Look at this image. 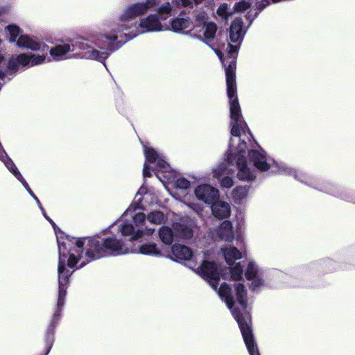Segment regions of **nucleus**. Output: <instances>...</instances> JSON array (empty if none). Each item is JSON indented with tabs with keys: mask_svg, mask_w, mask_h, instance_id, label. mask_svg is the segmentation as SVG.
<instances>
[{
	"mask_svg": "<svg viewBox=\"0 0 355 355\" xmlns=\"http://www.w3.org/2000/svg\"><path fill=\"white\" fill-rule=\"evenodd\" d=\"M191 21L189 19L176 18L172 20L171 29L175 32H180L190 26Z\"/></svg>",
	"mask_w": 355,
	"mask_h": 355,
	"instance_id": "nucleus-26",
	"label": "nucleus"
},
{
	"mask_svg": "<svg viewBox=\"0 0 355 355\" xmlns=\"http://www.w3.org/2000/svg\"><path fill=\"white\" fill-rule=\"evenodd\" d=\"M323 191L335 196L340 197L345 200H352L355 202V200L352 198L346 196L345 194L340 193L335 186L329 185L324 188Z\"/></svg>",
	"mask_w": 355,
	"mask_h": 355,
	"instance_id": "nucleus-29",
	"label": "nucleus"
},
{
	"mask_svg": "<svg viewBox=\"0 0 355 355\" xmlns=\"http://www.w3.org/2000/svg\"><path fill=\"white\" fill-rule=\"evenodd\" d=\"M227 160H232L230 167L238 171L237 177L240 180L248 182L255 178L254 170L248 164L247 157H227Z\"/></svg>",
	"mask_w": 355,
	"mask_h": 355,
	"instance_id": "nucleus-13",
	"label": "nucleus"
},
{
	"mask_svg": "<svg viewBox=\"0 0 355 355\" xmlns=\"http://www.w3.org/2000/svg\"><path fill=\"white\" fill-rule=\"evenodd\" d=\"M6 29L10 34L9 42L11 43L16 42L20 33L19 28L15 25H8Z\"/></svg>",
	"mask_w": 355,
	"mask_h": 355,
	"instance_id": "nucleus-31",
	"label": "nucleus"
},
{
	"mask_svg": "<svg viewBox=\"0 0 355 355\" xmlns=\"http://www.w3.org/2000/svg\"><path fill=\"white\" fill-rule=\"evenodd\" d=\"M159 2L160 0H146L128 5L120 14L119 23L114 28L107 33L98 32L89 35L85 39L91 44L83 42L77 44L83 51V57L105 64V60L111 53L124 44V39L128 36V33L125 31L137 26V22L132 21V19L144 15Z\"/></svg>",
	"mask_w": 355,
	"mask_h": 355,
	"instance_id": "nucleus-4",
	"label": "nucleus"
},
{
	"mask_svg": "<svg viewBox=\"0 0 355 355\" xmlns=\"http://www.w3.org/2000/svg\"><path fill=\"white\" fill-rule=\"evenodd\" d=\"M164 178H166L168 182L173 183L175 187L178 189H187L190 187V182L183 177L177 176L175 172L172 173L169 177L164 175Z\"/></svg>",
	"mask_w": 355,
	"mask_h": 355,
	"instance_id": "nucleus-25",
	"label": "nucleus"
},
{
	"mask_svg": "<svg viewBox=\"0 0 355 355\" xmlns=\"http://www.w3.org/2000/svg\"><path fill=\"white\" fill-rule=\"evenodd\" d=\"M192 235V230L182 223L174 224L173 230L167 226H162L159 231L161 241L166 245L171 244L175 238L189 239Z\"/></svg>",
	"mask_w": 355,
	"mask_h": 355,
	"instance_id": "nucleus-10",
	"label": "nucleus"
},
{
	"mask_svg": "<svg viewBox=\"0 0 355 355\" xmlns=\"http://www.w3.org/2000/svg\"><path fill=\"white\" fill-rule=\"evenodd\" d=\"M1 161L5 164L9 171L21 183L26 182L18 168L10 157H0Z\"/></svg>",
	"mask_w": 355,
	"mask_h": 355,
	"instance_id": "nucleus-24",
	"label": "nucleus"
},
{
	"mask_svg": "<svg viewBox=\"0 0 355 355\" xmlns=\"http://www.w3.org/2000/svg\"><path fill=\"white\" fill-rule=\"evenodd\" d=\"M197 37L211 46L220 61L225 69L227 83V92L230 101L231 138L226 155H242L248 152V155H263L265 151L257 144L248 148L245 139L250 141L252 134L247 123L243 120L241 107L236 96V59L243 40L246 30L243 28L241 18L236 17L230 28V42L223 43L220 46H215L214 40L217 31L215 23L208 21L207 15L200 12L195 15L193 27Z\"/></svg>",
	"mask_w": 355,
	"mask_h": 355,
	"instance_id": "nucleus-1",
	"label": "nucleus"
},
{
	"mask_svg": "<svg viewBox=\"0 0 355 355\" xmlns=\"http://www.w3.org/2000/svg\"><path fill=\"white\" fill-rule=\"evenodd\" d=\"M22 185L24 186V187L26 189V191L28 192V193L32 196V198L35 200V201L37 202L38 207H40V209L41 210H43V207L42 206V204L40 203L38 198L35 195V193H33V191L31 190V189L30 188L28 184L27 183V182H24Z\"/></svg>",
	"mask_w": 355,
	"mask_h": 355,
	"instance_id": "nucleus-32",
	"label": "nucleus"
},
{
	"mask_svg": "<svg viewBox=\"0 0 355 355\" xmlns=\"http://www.w3.org/2000/svg\"><path fill=\"white\" fill-rule=\"evenodd\" d=\"M232 162V160H226L225 162L217 165L212 170L214 177L219 181L222 188H230L234 184L232 178L228 176V175L234 172V169L230 167Z\"/></svg>",
	"mask_w": 355,
	"mask_h": 355,
	"instance_id": "nucleus-15",
	"label": "nucleus"
},
{
	"mask_svg": "<svg viewBox=\"0 0 355 355\" xmlns=\"http://www.w3.org/2000/svg\"><path fill=\"white\" fill-rule=\"evenodd\" d=\"M216 12L223 19H227L233 13L227 3L220 5Z\"/></svg>",
	"mask_w": 355,
	"mask_h": 355,
	"instance_id": "nucleus-30",
	"label": "nucleus"
},
{
	"mask_svg": "<svg viewBox=\"0 0 355 355\" xmlns=\"http://www.w3.org/2000/svg\"><path fill=\"white\" fill-rule=\"evenodd\" d=\"M217 236L225 242H232L234 239L232 224L229 220H224L216 230Z\"/></svg>",
	"mask_w": 355,
	"mask_h": 355,
	"instance_id": "nucleus-20",
	"label": "nucleus"
},
{
	"mask_svg": "<svg viewBox=\"0 0 355 355\" xmlns=\"http://www.w3.org/2000/svg\"><path fill=\"white\" fill-rule=\"evenodd\" d=\"M157 13L158 15L155 14L150 15L146 17L141 19L139 23L135 26V31L128 32V36L126 39H124V43L133 39L139 34L148 32L162 31L165 30L164 26L159 21V19H162L159 11Z\"/></svg>",
	"mask_w": 355,
	"mask_h": 355,
	"instance_id": "nucleus-8",
	"label": "nucleus"
},
{
	"mask_svg": "<svg viewBox=\"0 0 355 355\" xmlns=\"http://www.w3.org/2000/svg\"><path fill=\"white\" fill-rule=\"evenodd\" d=\"M248 188L246 187H238L235 188L232 192V197L234 201L240 203L248 195Z\"/></svg>",
	"mask_w": 355,
	"mask_h": 355,
	"instance_id": "nucleus-27",
	"label": "nucleus"
},
{
	"mask_svg": "<svg viewBox=\"0 0 355 355\" xmlns=\"http://www.w3.org/2000/svg\"><path fill=\"white\" fill-rule=\"evenodd\" d=\"M251 0H241L235 3L234 6V12H243L250 8L252 6Z\"/></svg>",
	"mask_w": 355,
	"mask_h": 355,
	"instance_id": "nucleus-28",
	"label": "nucleus"
},
{
	"mask_svg": "<svg viewBox=\"0 0 355 355\" xmlns=\"http://www.w3.org/2000/svg\"><path fill=\"white\" fill-rule=\"evenodd\" d=\"M280 0H272V3H277L279 2Z\"/></svg>",
	"mask_w": 355,
	"mask_h": 355,
	"instance_id": "nucleus-39",
	"label": "nucleus"
},
{
	"mask_svg": "<svg viewBox=\"0 0 355 355\" xmlns=\"http://www.w3.org/2000/svg\"><path fill=\"white\" fill-rule=\"evenodd\" d=\"M150 195L147 192V188L144 186H141L137 194L135 195L133 205V209L135 208V212L137 209H144L146 205L143 202V200H146Z\"/></svg>",
	"mask_w": 355,
	"mask_h": 355,
	"instance_id": "nucleus-23",
	"label": "nucleus"
},
{
	"mask_svg": "<svg viewBox=\"0 0 355 355\" xmlns=\"http://www.w3.org/2000/svg\"><path fill=\"white\" fill-rule=\"evenodd\" d=\"M17 45L19 48L35 51L46 52L49 50V46L47 44L27 35H19L17 40Z\"/></svg>",
	"mask_w": 355,
	"mask_h": 355,
	"instance_id": "nucleus-18",
	"label": "nucleus"
},
{
	"mask_svg": "<svg viewBox=\"0 0 355 355\" xmlns=\"http://www.w3.org/2000/svg\"><path fill=\"white\" fill-rule=\"evenodd\" d=\"M62 261L60 263L58 270V297L56 309L53 313L51 323L49 324L45 336V354L48 355L54 343V329L61 317V311L64 304L67 289L69 286V278L71 272L63 270Z\"/></svg>",
	"mask_w": 355,
	"mask_h": 355,
	"instance_id": "nucleus-6",
	"label": "nucleus"
},
{
	"mask_svg": "<svg viewBox=\"0 0 355 355\" xmlns=\"http://www.w3.org/2000/svg\"><path fill=\"white\" fill-rule=\"evenodd\" d=\"M3 60V55H0V64L2 63Z\"/></svg>",
	"mask_w": 355,
	"mask_h": 355,
	"instance_id": "nucleus-38",
	"label": "nucleus"
},
{
	"mask_svg": "<svg viewBox=\"0 0 355 355\" xmlns=\"http://www.w3.org/2000/svg\"><path fill=\"white\" fill-rule=\"evenodd\" d=\"M94 33H98L97 31H92L89 33H87L85 36H83L80 37V41H76L74 44L70 45L69 44H58L54 46L53 48H51L49 50V53L51 56L53 58L54 60L59 61L62 60L64 59H67V54L73 51L74 50V47H76L78 50L80 51V57L83 58V51L78 48L77 44L80 43L82 42L88 43L89 44H91V43L86 40L85 38L88 37L89 35ZM84 59H85L84 58Z\"/></svg>",
	"mask_w": 355,
	"mask_h": 355,
	"instance_id": "nucleus-14",
	"label": "nucleus"
},
{
	"mask_svg": "<svg viewBox=\"0 0 355 355\" xmlns=\"http://www.w3.org/2000/svg\"><path fill=\"white\" fill-rule=\"evenodd\" d=\"M134 248L137 250L136 253L158 257L164 256L162 251L154 243H144L141 245L139 248Z\"/></svg>",
	"mask_w": 355,
	"mask_h": 355,
	"instance_id": "nucleus-22",
	"label": "nucleus"
},
{
	"mask_svg": "<svg viewBox=\"0 0 355 355\" xmlns=\"http://www.w3.org/2000/svg\"><path fill=\"white\" fill-rule=\"evenodd\" d=\"M128 243H125L117 235L112 234L105 237L94 236L84 239H69L60 237L57 239L59 261H62L63 270L70 272L66 268V262L69 268L73 269L85 266L91 261L109 256H119L132 252L137 250L131 245L134 240L131 237Z\"/></svg>",
	"mask_w": 355,
	"mask_h": 355,
	"instance_id": "nucleus-3",
	"label": "nucleus"
},
{
	"mask_svg": "<svg viewBox=\"0 0 355 355\" xmlns=\"http://www.w3.org/2000/svg\"><path fill=\"white\" fill-rule=\"evenodd\" d=\"M221 251L226 263L230 266L228 268L220 273L218 267L215 263L204 261L202 265L197 268L196 272L203 277L211 287L218 292L221 300L225 302L239 326L249 354L260 355L251 329L250 315L247 311V290L244 284H235L234 294L231 288L226 283L222 284L219 289L217 290L220 276L224 279L232 281H239L243 279L242 262L235 263L236 261L243 257L242 253L236 247L231 245H226L221 248Z\"/></svg>",
	"mask_w": 355,
	"mask_h": 355,
	"instance_id": "nucleus-2",
	"label": "nucleus"
},
{
	"mask_svg": "<svg viewBox=\"0 0 355 355\" xmlns=\"http://www.w3.org/2000/svg\"><path fill=\"white\" fill-rule=\"evenodd\" d=\"M246 263L244 272L245 277L250 282L249 285L250 290L253 292H258L266 285L263 270L259 267L256 261L252 259H248Z\"/></svg>",
	"mask_w": 355,
	"mask_h": 355,
	"instance_id": "nucleus-11",
	"label": "nucleus"
},
{
	"mask_svg": "<svg viewBox=\"0 0 355 355\" xmlns=\"http://www.w3.org/2000/svg\"><path fill=\"white\" fill-rule=\"evenodd\" d=\"M251 162L254 166L260 171H268L270 174L282 173L291 175L295 179L303 181L301 177L297 174L294 168L288 167L285 165H279L272 158V157H252Z\"/></svg>",
	"mask_w": 355,
	"mask_h": 355,
	"instance_id": "nucleus-7",
	"label": "nucleus"
},
{
	"mask_svg": "<svg viewBox=\"0 0 355 355\" xmlns=\"http://www.w3.org/2000/svg\"><path fill=\"white\" fill-rule=\"evenodd\" d=\"M166 220L167 217L162 211H151L146 216L144 213L135 212L133 205H130L121 218L110 228L112 230L116 227L121 236H130L131 240H137L153 234L155 228L147 225V223L161 225Z\"/></svg>",
	"mask_w": 355,
	"mask_h": 355,
	"instance_id": "nucleus-5",
	"label": "nucleus"
},
{
	"mask_svg": "<svg viewBox=\"0 0 355 355\" xmlns=\"http://www.w3.org/2000/svg\"><path fill=\"white\" fill-rule=\"evenodd\" d=\"M46 55L34 53H21L13 55L9 59L8 69L12 71H17L26 67H31L44 62Z\"/></svg>",
	"mask_w": 355,
	"mask_h": 355,
	"instance_id": "nucleus-9",
	"label": "nucleus"
},
{
	"mask_svg": "<svg viewBox=\"0 0 355 355\" xmlns=\"http://www.w3.org/2000/svg\"><path fill=\"white\" fill-rule=\"evenodd\" d=\"M211 205L212 214L215 217L225 218L230 216L231 208L228 202L218 199Z\"/></svg>",
	"mask_w": 355,
	"mask_h": 355,
	"instance_id": "nucleus-21",
	"label": "nucleus"
},
{
	"mask_svg": "<svg viewBox=\"0 0 355 355\" xmlns=\"http://www.w3.org/2000/svg\"><path fill=\"white\" fill-rule=\"evenodd\" d=\"M143 147L145 155H158V152L149 144H144Z\"/></svg>",
	"mask_w": 355,
	"mask_h": 355,
	"instance_id": "nucleus-33",
	"label": "nucleus"
},
{
	"mask_svg": "<svg viewBox=\"0 0 355 355\" xmlns=\"http://www.w3.org/2000/svg\"><path fill=\"white\" fill-rule=\"evenodd\" d=\"M196 198L206 204L211 205L219 198V191L215 187L204 184L198 186L195 189Z\"/></svg>",
	"mask_w": 355,
	"mask_h": 355,
	"instance_id": "nucleus-16",
	"label": "nucleus"
},
{
	"mask_svg": "<svg viewBox=\"0 0 355 355\" xmlns=\"http://www.w3.org/2000/svg\"><path fill=\"white\" fill-rule=\"evenodd\" d=\"M151 171L162 173L163 176L168 177L174 172L171 171V166L162 159V157H146L143 170L144 176L145 178L151 176ZM157 177L161 180L159 173L157 174Z\"/></svg>",
	"mask_w": 355,
	"mask_h": 355,
	"instance_id": "nucleus-12",
	"label": "nucleus"
},
{
	"mask_svg": "<svg viewBox=\"0 0 355 355\" xmlns=\"http://www.w3.org/2000/svg\"><path fill=\"white\" fill-rule=\"evenodd\" d=\"M191 250L187 245L175 244L171 248V259L177 261H188L193 258Z\"/></svg>",
	"mask_w": 355,
	"mask_h": 355,
	"instance_id": "nucleus-19",
	"label": "nucleus"
},
{
	"mask_svg": "<svg viewBox=\"0 0 355 355\" xmlns=\"http://www.w3.org/2000/svg\"><path fill=\"white\" fill-rule=\"evenodd\" d=\"M5 77V73L0 70V79H3Z\"/></svg>",
	"mask_w": 355,
	"mask_h": 355,
	"instance_id": "nucleus-37",
	"label": "nucleus"
},
{
	"mask_svg": "<svg viewBox=\"0 0 355 355\" xmlns=\"http://www.w3.org/2000/svg\"><path fill=\"white\" fill-rule=\"evenodd\" d=\"M325 263H327V265H329V266H334L336 265V263L330 259L325 261Z\"/></svg>",
	"mask_w": 355,
	"mask_h": 355,
	"instance_id": "nucleus-36",
	"label": "nucleus"
},
{
	"mask_svg": "<svg viewBox=\"0 0 355 355\" xmlns=\"http://www.w3.org/2000/svg\"><path fill=\"white\" fill-rule=\"evenodd\" d=\"M203 0H171V2L162 5L159 8V13L162 19H166L171 12L182 6L192 7L193 5L200 3Z\"/></svg>",
	"mask_w": 355,
	"mask_h": 355,
	"instance_id": "nucleus-17",
	"label": "nucleus"
},
{
	"mask_svg": "<svg viewBox=\"0 0 355 355\" xmlns=\"http://www.w3.org/2000/svg\"><path fill=\"white\" fill-rule=\"evenodd\" d=\"M42 212L43 216L45 217L46 220H48L53 226L55 225L54 222L46 214L45 210L43 208V210H41Z\"/></svg>",
	"mask_w": 355,
	"mask_h": 355,
	"instance_id": "nucleus-35",
	"label": "nucleus"
},
{
	"mask_svg": "<svg viewBox=\"0 0 355 355\" xmlns=\"http://www.w3.org/2000/svg\"><path fill=\"white\" fill-rule=\"evenodd\" d=\"M270 3V2L269 0H263L261 1V2H259L257 6L259 9H263L266 6L268 5Z\"/></svg>",
	"mask_w": 355,
	"mask_h": 355,
	"instance_id": "nucleus-34",
	"label": "nucleus"
}]
</instances>
